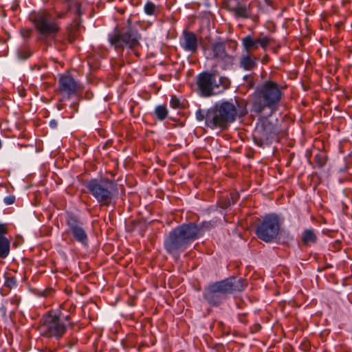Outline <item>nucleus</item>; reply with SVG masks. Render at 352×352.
Returning <instances> with one entry per match:
<instances>
[{"instance_id":"nucleus-1","label":"nucleus","mask_w":352,"mask_h":352,"mask_svg":"<svg viewBox=\"0 0 352 352\" xmlns=\"http://www.w3.org/2000/svg\"><path fill=\"white\" fill-rule=\"evenodd\" d=\"M201 234L202 231L199 226L192 223L182 224L169 232L164 241V248L168 253L179 255L201 236Z\"/></svg>"},{"instance_id":"nucleus-2","label":"nucleus","mask_w":352,"mask_h":352,"mask_svg":"<svg viewBox=\"0 0 352 352\" xmlns=\"http://www.w3.org/2000/svg\"><path fill=\"white\" fill-rule=\"evenodd\" d=\"M247 283L241 278L231 276L221 281L208 285L203 292L204 300L210 305L217 307L234 292L245 289Z\"/></svg>"},{"instance_id":"nucleus-3","label":"nucleus","mask_w":352,"mask_h":352,"mask_svg":"<svg viewBox=\"0 0 352 352\" xmlns=\"http://www.w3.org/2000/svg\"><path fill=\"white\" fill-rule=\"evenodd\" d=\"M85 187L100 206H109L116 203L118 190L113 181L109 179H91L86 182Z\"/></svg>"},{"instance_id":"nucleus-4","label":"nucleus","mask_w":352,"mask_h":352,"mask_svg":"<svg viewBox=\"0 0 352 352\" xmlns=\"http://www.w3.org/2000/svg\"><path fill=\"white\" fill-rule=\"evenodd\" d=\"M236 102L223 101L210 107L208 122L214 129L224 130L234 122L238 116Z\"/></svg>"},{"instance_id":"nucleus-5","label":"nucleus","mask_w":352,"mask_h":352,"mask_svg":"<svg viewBox=\"0 0 352 352\" xmlns=\"http://www.w3.org/2000/svg\"><path fill=\"white\" fill-rule=\"evenodd\" d=\"M70 316L64 315L61 311L52 314L50 312L45 315L41 320L39 325V331L41 335L46 337L60 338L65 333L67 329V323L72 324L69 322Z\"/></svg>"},{"instance_id":"nucleus-6","label":"nucleus","mask_w":352,"mask_h":352,"mask_svg":"<svg viewBox=\"0 0 352 352\" xmlns=\"http://www.w3.org/2000/svg\"><path fill=\"white\" fill-rule=\"evenodd\" d=\"M282 96L280 89H256L253 96L254 111L261 113L268 108L272 115L277 111Z\"/></svg>"},{"instance_id":"nucleus-7","label":"nucleus","mask_w":352,"mask_h":352,"mask_svg":"<svg viewBox=\"0 0 352 352\" xmlns=\"http://www.w3.org/2000/svg\"><path fill=\"white\" fill-rule=\"evenodd\" d=\"M280 231V222L277 215H266L257 226L256 234L261 240L269 243L274 240Z\"/></svg>"},{"instance_id":"nucleus-8","label":"nucleus","mask_w":352,"mask_h":352,"mask_svg":"<svg viewBox=\"0 0 352 352\" xmlns=\"http://www.w3.org/2000/svg\"><path fill=\"white\" fill-rule=\"evenodd\" d=\"M276 133V126L267 118H264L257 124L253 133V138L258 146H263L271 142Z\"/></svg>"},{"instance_id":"nucleus-9","label":"nucleus","mask_w":352,"mask_h":352,"mask_svg":"<svg viewBox=\"0 0 352 352\" xmlns=\"http://www.w3.org/2000/svg\"><path fill=\"white\" fill-rule=\"evenodd\" d=\"M36 28L41 34L40 39L45 41L47 36H54L58 32V28L51 21L50 14L45 12H38L31 16Z\"/></svg>"},{"instance_id":"nucleus-10","label":"nucleus","mask_w":352,"mask_h":352,"mask_svg":"<svg viewBox=\"0 0 352 352\" xmlns=\"http://www.w3.org/2000/svg\"><path fill=\"white\" fill-rule=\"evenodd\" d=\"M140 36L136 30L129 28L122 34H116L109 38V42L116 49H123L124 47L133 50L139 45Z\"/></svg>"},{"instance_id":"nucleus-11","label":"nucleus","mask_w":352,"mask_h":352,"mask_svg":"<svg viewBox=\"0 0 352 352\" xmlns=\"http://www.w3.org/2000/svg\"><path fill=\"white\" fill-rule=\"evenodd\" d=\"M66 224L68 227L67 233L72 235L73 239L83 245L88 243V236L83 223L72 214H67Z\"/></svg>"},{"instance_id":"nucleus-12","label":"nucleus","mask_w":352,"mask_h":352,"mask_svg":"<svg viewBox=\"0 0 352 352\" xmlns=\"http://www.w3.org/2000/svg\"><path fill=\"white\" fill-rule=\"evenodd\" d=\"M198 88H228L230 80L224 76H219L216 74L204 72L197 78Z\"/></svg>"},{"instance_id":"nucleus-13","label":"nucleus","mask_w":352,"mask_h":352,"mask_svg":"<svg viewBox=\"0 0 352 352\" xmlns=\"http://www.w3.org/2000/svg\"><path fill=\"white\" fill-rule=\"evenodd\" d=\"M180 45L186 51L194 53L197 50V39L193 32L184 31L180 39Z\"/></svg>"},{"instance_id":"nucleus-14","label":"nucleus","mask_w":352,"mask_h":352,"mask_svg":"<svg viewBox=\"0 0 352 352\" xmlns=\"http://www.w3.org/2000/svg\"><path fill=\"white\" fill-rule=\"evenodd\" d=\"M212 51L213 58L224 60L227 63H231L232 56H230L226 52V44L223 42H216L212 45Z\"/></svg>"},{"instance_id":"nucleus-15","label":"nucleus","mask_w":352,"mask_h":352,"mask_svg":"<svg viewBox=\"0 0 352 352\" xmlns=\"http://www.w3.org/2000/svg\"><path fill=\"white\" fill-rule=\"evenodd\" d=\"M256 65V59L252 58L249 54H243L240 60L239 66L245 70H252Z\"/></svg>"},{"instance_id":"nucleus-16","label":"nucleus","mask_w":352,"mask_h":352,"mask_svg":"<svg viewBox=\"0 0 352 352\" xmlns=\"http://www.w3.org/2000/svg\"><path fill=\"white\" fill-rule=\"evenodd\" d=\"M59 83L60 88H78L79 85L78 82L74 78L69 75H63L60 77Z\"/></svg>"},{"instance_id":"nucleus-17","label":"nucleus","mask_w":352,"mask_h":352,"mask_svg":"<svg viewBox=\"0 0 352 352\" xmlns=\"http://www.w3.org/2000/svg\"><path fill=\"white\" fill-rule=\"evenodd\" d=\"M242 44L245 50V53L248 54H249L251 50H255L259 46L258 39H253L250 36L243 38Z\"/></svg>"},{"instance_id":"nucleus-18","label":"nucleus","mask_w":352,"mask_h":352,"mask_svg":"<svg viewBox=\"0 0 352 352\" xmlns=\"http://www.w3.org/2000/svg\"><path fill=\"white\" fill-rule=\"evenodd\" d=\"M230 10L237 17L248 18L250 16L249 8L239 3L235 7L230 8Z\"/></svg>"},{"instance_id":"nucleus-19","label":"nucleus","mask_w":352,"mask_h":352,"mask_svg":"<svg viewBox=\"0 0 352 352\" xmlns=\"http://www.w3.org/2000/svg\"><path fill=\"white\" fill-rule=\"evenodd\" d=\"M301 239L303 243L308 245L316 243L317 237L314 230L307 229L303 231Z\"/></svg>"},{"instance_id":"nucleus-20","label":"nucleus","mask_w":352,"mask_h":352,"mask_svg":"<svg viewBox=\"0 0 352 352\" xmlns=\"http://www.w3.org/2000/svg\"><path fill=\"white\" fill-rule=\"evenodd\" d=\"M10 243L7 238H0V258H6L10 254Z\"/></svg>"},{"instance_id":"nucleus-21","label":"nucleus","mask_w":352,"mask_h":352,"mask_svg":"<svg viewBox=\"0 0 352 352\" xmlns=\"http://www.w3.org/2000/svg\"><path fill=\"white\" fill-rule=\"evenodd\" d=\"M210 111V108L208 109L207 111H204V110H202V109H198L196 113H195V116H196V119L198 120V121H203V120H205V125L214 130V127L213 126H211L210 124H209V122H208V118H209V113Z\"/></svg>"},{"instance_id":"nucleus-22","label":"nucleus","mask_w":352,"mask_h":352,"mask_svg":"<svg viewBox=\"0 0 352 352\" xmlns=\"http://www.w3.org/2000/svg\"><path fill=\"white\" fill-rule=\"evenodd\" d=\"M66 4L67 10L74 12L75 14L80 16L82 12L80 10V4L74 0H69L68 1H63Z\"/></svg>"},{"instance_id":"nucleus-23","label":"nucleus","mask_w":352,"mask_h":352,"mask_svg":"<svg viewBox=\"0 0 352 352\" xmlns=\"http://www.w3.org/2000/svg\"><path fill=\"white\" fill-rule=\"evenodd\" d=\"M168 109L164 105H158L155 109V113L158 120H164L168 115Z\"/></svg>"},{"instance_id":"nucleus-24","label":"nucleus","mask_w":352,"mask_h":352,"mask_svg":"<svg viewBox=\"0 0 352 352\" xmlns=\"http://www.w3.org/2000/svg\"><path fill=\"white\" fill-rule=\"evenodd\" d=\"M78 89H58L59 94L62 96V98L60 100H64L69 98L73 95H76L78 94Z\"/></svg>"},{"instance_id":"nucleus-25","label":"nucleus","mask_w":352,"mask_h":352,"mask_svg":"<svg viewBox=\"0 0 352 352\" xmlns=\"http://www.w3.org/2000/svg\"><path fill=\"white\" fill-rule=\"evenodd\" d=\"M30 54L26 47H21L17 51V58L21 60H26L30 56Z\"/></svg>"},{"instance_id":"nucleus-26","label":"nucleus","mask_w":352,"mask_h":352,"mask_svg":"<svg viewBox=\"0 0 352 352\" xmlns=\"http://www.w3.org/2000/svg\"><path fill=\"white\" fill-rule=\"evenodd\" d=\"M314 160L318 167L321 168L326 164V157L322 153H318L314 156Z\"/></svg>"},{"instance_id":"nucleus-27","label":"nucleus","mask_w":352,"mask_h":352,"mask_svg":"<svg viewBox=\"0 0 352 352\" xmlns=\"http://www.w3.org/2000/svg\"><path fill=\"white\" fill-rule=\"evenodd\" d=\"M197 91H198V94L200 96L204 97V98L210 97L212 96L219 94V93L221 92V91L214 92L213 89H197Z\"/></svg>"},{"instance_id":"nucleus-28","label":"nucleus","mask_w":352,"mask_h":352,"mask_svg":"<svg viewBox=\"0 0 352 352\" xmlns=\"http://www.w3.org/2000/svg\"><path fill=\"white\" fill-rule=\"evenodd\" d=\"M170 104L173 109H178L182 107V103L180 102L179 98L175 96L171 97Z\"/></svg>"},{"instance_id":"nucleus-29","label":"nucleus","mask_w":352,"mask_h":352,"mask_svg":"<svg viewBox=\"0 0 352 352\" xmlns=\"http://www.w3.org/2000/svg\"><path fill=\"white\" fill-rule=\"evenodd\" d=\"M155 10V6L151 2H148L144 6V11L147 14H153Z\"/></svg>"},{"instance_id":"nucleus-30","label":"nucleus","mask_w":352,"mask_h":352,"mask_svg":"<svg viewBox=\"0 0 352 352\" xmlns=\"http://www.w3.org/2000/svg\"><path fill=\"white\" fill-rule=\"evenodd\" d=\"M262 88H285L283 86H279L276 82L269 80H267Z\"/></svg>"},{"instance_id":"nucleus-31","label":"nucleus","mask_w":352,"mask_h":352,"mask_svg":"<svg viewBox=\"0 0 352 352\" xmlns=\"http://www.w3.org/2000/svg\"><path fill=\"white\" fill-rule=\"evenodd\" d=\"M243 80L247 82L248 88H253L254 87V80L251 75H245L243 76Z\"/></svg>"},{"instance_id":"nucleus-32","label":"nucleus","mask_w":352,"mask_h":352,"mask_svg":"<svg viewBox=\"0 0 352 352\" xmlns=\"http://www.w3.org/2000/svg\"><path fill=\"white\" fill-rule=\"evenodd\" d=\"M16 284V281L14 278H8L6 280L5 285L8 287L12 288V287L15 286Z\"/></svg>"},{"instance_id":"nucleus-33","label":"nucleus","mask_w":352,"mask_h":352,"mask_svg":"<svg viewBox=\"0 0 352 352\" xmlns=\"http://www.w3.org/2000/svg\"><path fill=\"white\" fill-rule=\"evenodd\" d=\"M259 45H261L262 47H265L267 45H268L270 43V39L264 36L263 38H257Z\"/></svg>"},{"instance_id":"nucleus-34","label":"nucleus","mask_w":352,"mask_h":352,"mask_svg":"<svg viewBox=\"0 0 352 352\" xmlns=\"http://www.w3.org/2000/svg\"><path fill=\"white\" fill-rule=\"evenodd\" d=\"M8 233V229L6 224L0 223V238H6L4 234Z\"/></svg>"},{"instance_id":"nucleus-35","label":"nucleus","mask_w":352,"mask_h":352,"mask_svg":"<svg viewBox=\"0 0 352 352\" xmlns=\"http://www.w3.org/2000/svg\"><path fill=\"white\" fill-rule=\"evenodd\" d=\"M14 201L15 197L13 195H10L4 198V202L7 205L12 204L14 202Z\"/></svg>"},{"instance_id":"nucleus-36","label":"nucleus","mask_w":352,"mask_h":352,"mask_svg":"<svg viewBox=\"0 0 352 352\" xmlns=\"http://www.w3.org/2000/svg\"><path fill=\"white\" fill-rule=\"evenodd\" d=\"M49 125L52 128V129H56L57 126H58V122L56 120H52L50 123H49Z\"/></svg>"},{"instance_id":"nucleus-37","label":"nucleus","mask_w":352,"mask_h":352,"mask_svg":"<svg viewBox=\"0 0 352 352\" xmlns=\"http://www.w3.org/2000/svg\"><path fill=\"white\" fill-rule=\"evenodd\" d=\"M18 93H19V95L23 98L25 96L26 94H25V89H18Z\"/></svg>"},{"instance_id":"nucleus-38","label":"nucleus","mask_w":352,"mask_h":352,"mask_svg":"<svg viewBox=\"0 0 352 352\" xmlns=\"http://www.w3.org/2000/svg\"><path fill=\"white\" fill-rule=\"evenodd\" d=\"M232 199V204H234L237 199L238 195L236 194L231 195Z\"/></svg>"},{"instance_id":"nucleus-39","label":"nucleus","mask_w":352,"mask_h":352,"mask_svg":"<svg viewBox=\"0 0 352 352\" xmlns=\"http://www.w3.org/2000/svg\"><path fill=\"white\" fill-rule=\"evenodd\" d=\"M22 34V36L24 37V38H27L29 36V34H30V32L29 31H27V32H22L21 33Z\"/></svg>"},{"instance_id":"nucleus-40","label":"nucleus","mask_w":352,"mask_h":352,"mask_svg":"<svg viewBox=\"0 0 352 352\" xmlns=\"http://www.w3.org/2000/svg\"><path fill=\"white\" fill-rule=\"evenodd\" d=\"M65 16V13L64 12H60L57 14V18L58 19H61L63 18V16Z\"/></svg>"},{"instance_id":"nucleus-41","label":"nucleus","mask_w":352,"mask_h":352,"mask_svg":"<svg viewBox=\"0 0 352 352\" xmlns=\"http://www.w3.org/2000/svg\"><path fill=\"white\" fill-rule=\"evenodd\" d=\"M199 227L201 228V231H202L201 235L203 234V232H204V228L206 227V228H208V226H206L205 224H204L202 226H199Z\"/></svg>"},{"instance_id":"nucleus-42","label":"nucleus","mask_w":352,"mask_h":352,"mask_svg":"<svg viewBox=\"0 0 352 352\" xmlns=\"http://www.w3.org/2000/svg\"><path fill=\"white\" fill-rule=\"evenodd\" d=\"M16 8H17V5H13V6H12V9L13 10H15L16 9Z\"/></svg>"},{"instance_id":"nucleus-43","label":"nucleus","mask_w":352,"mask_h":352,"mask_svg":"<svg viewBox=\"0 0 352 352\" xmlns=\"http://www.w3.org/2000/svg\"><path fill=\"white\" fill-rule=\"evenodd\" d=\"M69 0H64V1H68Z\"/></svg>"}]
</instances>
